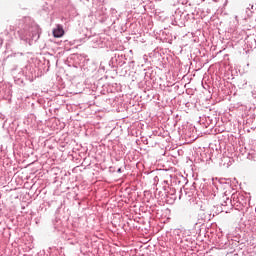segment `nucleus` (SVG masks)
Masks as SVG:
<instances>
[{
	"mask_svg": "<svg viewBox=\"0 0 256 256\" xmlns=\"http://www.w3.org/2000/svg\"><path fill=\"white\" fill-rule=\"evenodd\" d=\"M64 35H65V30H63V26L57 25V27L53 29V37L59 39Z\"/></svg>",
	"mask_w": 256,
	"mask_h": 256,
	"instance_id": "obj_1",
	"label": "nucleus"
}]
</instances>
